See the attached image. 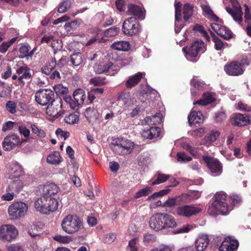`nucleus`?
<instances>
[{
	"instance_id": "nucleus-34",
	"label": "nucleus",
	"mask_w": 251,
	"mask_h": 251,
	"mask_svg": "<svg viewBox=\"0 0 251 251\" xmlns=\"http://www.w3.org/2000/svg\"><path fill=\"white\" fill-rule=\"evenodd\" d=\"M160 128L156 126H152L150 129L144 130L143 132V136L148 139H152L159 136Z\"/></svg>"
},
{
	"instance_id": "nucleus-7",
	"label": "nucleus",
	"mask_w": 251,
	"mask_h": 251,
	"mask_svg": "<svg viewBox=\"0 0 251 251\" xmlns=\"http://www.w3.org/2000/svg\"><path fill=\"white\" fill-rule=\"evenodd\" d=\"M206 50V45L203 41L201 40H197L194 41L189 47H184L182 49V50L188 59L196 57L199 53H202Z\"/></svg>"
},
{
	"instance_id": "nucleus-44",
	"label": "nucleus",
	"mask_w": 251,
	"mask_h": 251,
	"mask_svg": "<svg viewBox=\"0 0 251 251\" xmlns=\"http://www.w3.org/2000/svg\"><path fill=\"white\" fill-rule=\"evenodd\" d=\"M79 24L77 21H73L70 23H67L64 25V28L68 34H71L78 26Z\"/></svg>"
},
{
	"instance_id": "nucleus-23",
	"label": "nucleus",
	"mask_w": 251,
	"mask_h": 251,
	"mask_svg": "<svg viewBox=\"0 0 251 251\" xmlns=\"http://www.w3.org/2000/svg\"><path fill=\"white\" fill-rule=\"evenodd\" d=\"M226 9L227 12L233 18L234 21L239 24H241L243 20V13L240 7L234 9L229 7H226Z\"/></svg>"
},
{
	"instance_id": "nucleus-18",
	"label": "nucleus",
	"mask_w": 251,
	"mask_h": 251,
	"mask_svg": "<svg viewBox=\"0 0 251 251\" xmlns=\"http://www.w3.org/2000/svg\"><path fill=\"white\" fill-rule=\"evenodd\" d=\"M239 245L238 242L236 240L231 239L230 237H226L222 242L219 247L220 251H235Z\"/></svg>"
},
{
	"instance_id": "nucleus-58",
	"label": "nucleus",
	"mask_w": 251,
	"mask_h": 251,
	"mask_svg": "<svg viewBox=\"0 0 251 251\" xmlns=\"http://www.w3.org/2000/svg\"><path fill=\"white\" fill-rule=\"evenodd\" d=\"M7 251H24V248L19 243L6 246Z\"/></svg>"
},
{
	"instance_id": "nucleus-17",
	"label": "nucleus",
	"mask_w": 251,
	"mask_h": 251,
	"mask_svg": "<svg viewBox=\"0 0 251 251\" xmlns=\"http://www.w3.org/2000/svg\"><path fill=\"white\" fill-rule=\"evenodd\" d=\"M212 29L219 36L225 39H228L232 37V32L227 27L217 23L211 24Z\"/></svg>"
},
{
	"instance_id": "nucleus-49",
	"label": "nucleus",
	"mask_w": 251,
	"mask_h": 251,
	"mask_svg": "<svg viewBox=\"0 0 251 251\" xmlns=\"http://www.w3.org/2000/svg\"><path fill=\"white\" fill-rule=\"evenodd\" d=\"M79 120V116L75 114L72 113L66 116L64 119L65 122L69 124H75L78 122Z\"/></svg>"
},
{
	"instance_id": "nucleus-4",
	"label": "nucleus",
	"mask_w": 251,
	"mask_h": 251,
	"mask_svg": "<svg viewBox=\"0 0 251 251\" xmlns=\"http://www.w3.org/2000/svg\"><path fill=\"white\" fill-rule=\"evenodd\" d=\"M61 226L65 232L73 234L81 230L83 225L82 220L78 217L68 215L62 220Z\"/></svg>"
},
{
	"instance_id": "nucleus-51",
	"label": "nucleus",
	"mask_w": 251,
	"mask_h": 251,
	"mask_svg": "<svg viewBox=\"0 0 251 251\" xmlns=\"http://www.w3.org/2000/svg\"><path fill=\"white\" fill-rule=\"evenodd\" d=\"M54 240L63 244H68L72 241V237L69 236L57 235L53 237Z\"/></svg>"
},
{
	"instance_id": "nucleus-16",
	"label": "nucleus",
	"mask_w": 251,
	"mask_h": 251,
	"mask_svg": "<svg viewBox=\"0 0 251 251\" xmlns=\"http://www.w3.org/2000/svg\"><path fill=\"white\" fill-rule=\"evenodd\" d=\"M245 64H227L224 67V70L229 75H242L244 71V65Z\"/></svg>"
},
{
	"instance_id": "nucleus-39",
	"label": "nucleus",
	"mask_w": 251,
	"mask_h": 251,
	"mask_svg": "<svg viewBox=\"0 0 251 251\" xmlns=\"http://www.w3.org/2000/svg\"><path fill=\"white\" fill-rule=\"evenodd\" d=\"M9 172L12 178L19 177L22 175V167L18 163H14L11 165Z\"/></svg>"
},
{
	"instance_id": "nucleus-50",
	"label": "nucleus",
	"mask_w": 251,
	"mask_h": 251,
	"mask_svg": "<svg viewBox=\"0 0 251 251\" xmlns=\"http://www.w3.org/2000/svg\"><path fill=\"white\" fill-rule=\"evenodd\" d=\"M191 84L193 86V88L199 90L203 88L205 84L203 81H201L197 78L194 77L191 81Z\"/></svg>"
},
{
	"instance_id": "nucleus-57",
	"label": "nucleus",
	"mask_w": 251,
	"mask_h": 251,
	"mask_svg": "<svg viewBox=\"0 0 251 251\" xmlns=\"http://www.w3.org/2000/svg\"><path fill=\"white\" fill-rule=\"evenodd\" d=\"M18 131L21 135H23L25 138H27L30 136V131L25 125H22L19 126Z\"/></svg>"
},
{
	"instance_id": "nucleus-26",
	"label": "nucleus",
	"mask_w": 251,
	"mask_h": 251,
	"mask_svg": "<svg viewBox=\"0 0 251 251\" xmlns=\"http://www.w3.org/2000/svg\"><path fill=\"white\" fill-rule=\"evenodd\" d=\"M162 122V115L160 113H157L151 117H147L145 118L141 123L143 125L151 126L160 124Z\"/></svg>"
},
{
	"instance_id": "nucleus-19",
	"label": "nucleus",
	"mask_w": 251,
	"mask_h": 251,
	"mask_svg": "<svg viewBox=\"0 0 251 251\" xmlns=\"http://www.w3.org/2000/svg\"><path fill=\"white\" fill-rule=\"evenodd\" d=\"M59 191V187L55 183H47L43 187L41 197H53L57 194Z\"/></svg>"
},
{
	"instance_id": "nucleus-41",
	"label": "nucleus",
	"mask_w": 251,
	"mask_h": 251,
	"mask_svg": "<svg viewBox=\"0 0 251 251\" xmlns=\"http://www.w3.org/2000/svg\"><path fill=\"white\" fill-rule=\"evenodd\" d=\"M182 196L185 198V203H188L199 199L201 196V192L198 191H193L188 194H183Z\"/></svg>"
},
{
	"instance_id": "nucleus-24",
	"label": "nucleus",
	"mask_w": 251,
	"mask_h": 251,
	"mask_svg": "<svg viewBox=\"0 0 251 251\" xmlns=\"http://www.w3.org/2000/svg\"><path fill=\"white\" fill-rule=\"evenodd\" d=\"M175 31L176 33H178L181 29L183 27L182 24H180V20L181 18V3L180 2H176L175 4Z\"/></svg>"
},
{
	"instance_id": "nucleus-15",
	"label": "nucleus",
	"mask_w": 251,
	"mask_h": 251,
	"mask_svg": "<svg viewBox=\"0 0 251 251\" xmlns=\"http://www.w3.org/2000/svg\"><path fill=\"white\" fill-rule=\"evenodd\" d=\"M94 69L97 74L107 73L110 75H114L119 70L116 64H94Z\"/></svg>"
},
{
	"instance_id": "nucleus-61",
	"label": "nucleus",
	"mask_w": 251,
	"mask_h": 251,
	"mask_svg": "<svg viewBox=\"0 0 251 251\" xmlns=\"http://www.w3.org/2000/svg\"><path fill=\"white\" fill-rule=\"evenodd\" d=\"M70 61L71 63H81L83 61L81 54L80 52L73 53L70 56Z\"/></svg>"
},
{
	"instance_id": "nucleus-38",
	"label": "nucleus",
	"mask_w": 251,
	"mask_h": 251,
	"mask_svg": "<svg viewBox=\"0 0 251 251\" xmlns=\"http://www.w3.org/2000/svg\"><path fill=\"white\" fill-rule=\"evenodd\" d=\"M61 156L58 151H53L50 153L47 159V162L50 164L58 165L61 162Z\"/></svg>"
},
{
	"instance_id": "nucleus-8",
	"label": "nucleus",
	"mask_w": 251,
	"mask_h": 251,
	"mask_svg": "<svg viewBox=\"0 0 251 251\" xmlns=\"http://www.w3.org/2000/svg\"><path fill=\"white\" fill-rule=\"evenodd\" d=\"M141 30L139 22L134 17H131L126 19L123 24L122 31L128 36L138 34Z\"/></svg>"
},
{
	"instance_id": "nucleus-56",
	"label": "nucleus",
	"mask_w": 251,
	"mask_h": 251,
	"mask_svg": "<svg viewBox=\"0 0 251 251\" xmlns=\"http://www.w3.org/2000/svg\"><path fill=\"white\" fill-rule=\"evenodd\" d=\"M71 6V2L69 0H65L61 3L58 8L59 13H63L66 12Z\"/></svg>"
},
{
	"instance_id": "nucleus-12",
	"label": "nucleus",
	"mask_w": 251,
	"mask_h": 251,
	"mask_svg": "<svg viewBox=\"0 0 251 251\" xmlns=\"http://www.w3.org/2000/svg\"><path fill=\"white\" fill-rule=\"evenodd\" d=\"M62 101L60 98H56L53 102L48 104L46 113L50 116L58 118L64 113L62 110Z\"/></svg>"
},
{
	"instance_id": "nucleus-31",
	"label": "nucleus",
	"mask_w": 251,
	"mask_h": 251,
	"mask_svg": "<svg viewBox=\"0 0 251 251\" xmlns=\"http://www.w3.org/2000/svg\"><path fill=\"white\" fill-rule=\"evenodd\" d=\"M220 133L218 130H212L209 134L202 140L201 144L209 146L219 137Z\"/></svg>"
},
{
	"instance_id": "nucleus-59",
	"label": "nucleus",
	"mask_w": 251,
	"mask_h": 251,
	"mask_svg": "<svg viewBox=\"0 0 251 251\" xmlns=\"http://www.w3.org/2000/svg\"><path fill=\"white\" fill-rule=\"evenodd\" d=\"M119 29L117 27H111L104 32V36L106 37H112L118 34Z\"/></svg>"
},
{
	"instance_id": "nucleus-62",
	"label": "nucleus",
	"mask_w": 251,
	"mask_h": 251,
	"mask_svg": "<svg viewBox=\"0 0 251 251\" xmlns=\"http://www.w3.org/2000/svg\"><path fill=\"white\" fill-rule=\"evenodd\" d=\"M55 134L58 137H60L63 140H65L70 136L69 132L63 130L61 128H57L55 131Z\"/></svg>"
},
{
	"instance_id": "nucleus-30",
	"label": "nucleus",
	"mask_w": 251,
	"mask_h": 251,
	"mask_svg": "<svg viewBox=\"0 0 251 251\" xmlns=\"http://www.w3.org/2000/svg\"><path fill=\"white\" fill-rule=\"evenodd\" d=\"M111 48L115 50L126 51L130 50V44L127 41H118L114 42L111 45Z\"/></svg>"
},
{
	"instance_id": "nucleus-40",
	"label": "nucleus",
	"mask_w": 251,
	"mask_h": 251,
	"mask_svg": "<svg viewBox=\"0 0 251 251\" xmlns=\"http://www.w3.org/2000/svg\"><path fill=\"white\" fill-rule=\"evenodd\" d=\"M85 98L83 91L78 89L75 91L73 93V99L75 100V105H80L83 103Z\"/></svg>"
},
{
	"instance_id": "nucleus-64",
	"label": "nucleus",
	"mask_w": 251,
	"mask_h": 251,
	"mask_svg": "<svg viewBox=\"0 0 251 251\" xmlns=\"http://www.w3.org/2000/svg\"><path fill=\"white\" fill-rule=\"evenodd\" d=\"M6 108L11 114H14L16 112V104L14 101H8L6 104Z\"/></svg>"
},
{
	"instance_id": "nucleus-11",
	"label": "nucleus",
	"mask_w": 251,
	"mask_h": 251,
	"mask_svg": "<svg viewBox=\"0 0 251 251\" xmlns=\"http://www.w3.org/2000/svg\"><path fill=\"white\" fill-rule=\"evenodd\" d=\"M19 233L18 229L12 225H4L0 226V238L11 242L14 240Z\"/></svg>"
},
{
	"instance_id": "nucleus-2",
	"label": "nucleus",
	"mask_w": 251,
	"mask_h": 251,
	"mask_svg": "<svg viewBox=\"0 0 251 251\" xmlns=\"http://www.w3.org/2000/svg\"><path fill=\"white\" fill-rule=\"evenodd\" d=\"M227 197L224 192H220L215 194V200L209 206L208 211L211 215L218 214L227 215L229 210V206L227 205Z\"/></svg>"
},
{
	"instance_id": "nucleus-22",
	"label": "nucleus",
	"mask_w": 251,
	"mask_h": 251,
	"mask_svg": "<svg viewBox=\"0 0 251 251\" xmlns=\"http://www.w3.org/2000/svg\"><path fill=\"white\" fill-rule=\"evenodd\" d=\"M188 122L191 126H197V125L202 123L203 121V117L201 112L199 111H192L188 117Z\"/></svg>"
},
{
	"instance_id": "nucleus-46",
	"label": "nucleus",
	"mask_w": 251,
	"mask_h": 251,
	"mask_svg": "<svg viewBox=\"0 0 251 251\" xmlns=\"http://www.w3.org/2000/svg\"><path fill=\"white\" fill-rule=\"evenodd\" d=\"M118 99L126 105L129 106L131 104L130 95L129 92L121 93L118 96Z\"/></svg>"
},
{
	"instance_id": "nucleus-45",
	"label": "nucleus",
	"mask_w": 251,
	"mask_h": 251,
	"mask_svg": "<svg viewBox=\"0 0 251 251\" xmlns=\"http://www.w3.org/2000/svg\"><path fill=\"white\" fill-rule=\"evenodd\" d=\"M194 224H187L173 231L174 234L187 233L195 227Z\"/></svg>"
},
{
	"instance_id": "nucleus-20",
	"label": "nucleus",
	"mask_w": 251,
	"mask_h": 251,
	"mask_svg": "<svg viewBox=\"0 0 251 251\" xmlns=\"http://www.w3.org/2000/svg\"><path fill=\"white\" fill-rule=\"evenodd\" d=\"M209 242L210 240L207 234H199L195 242L197 251H204L207 247Z\"/></svg>"
},
{
	"instance_id": "nucleus-47",
	"label": "nucleus",
	"mask_w": 251,
	"mask_h": 251,
	"mask_svg": "<svg viewBox=\"0 0 251 251\" xmlns=\"http://www.w3.org/2000/svg\"><path fill=\"white\" fill-rule=\"evenodd\" d=\"M152 191L151 187H146L145 188L138 191L134 195L135 199H138L142 197L149 195Z\"/></svg>"
},
{
	"instance_id": "nucleus-55",
	"label": "nucleus",
	"mask_w": 251,
	"mask_h": 251,
	"mask_svg": "<svg viewBox=\"0 0 251 251\" xmlns=\"http://www.w3.org/2000/svg\"><path fill=\"white\" fill-rule=\"evenodd\" d=\"M183 148L186 151H189L192 155L195 157H198L199 156V153L198 150L188 144H184Z\"/></svg>"
},
{
	"instance_id": "nucleus-1",
	"label": "nucleus",
	"mask_w": 251,
	"mask_h": 251,
	"mask_svg": "<svg viewBox=\"0 0 251 251\" xmlns=\"http://www.w3.org/2000/svg\"><path fill=\"white\" fill-rule=\"evenodd\" d=\"M150 226L152 230L159 231L162 229L177 226V224L174 218L165 213H157L150 218Z\"/></svg>"
},
{
	"instance_id": "nucleus-52",
	"label": "nucleus",
	"mask_w": 251,
	"mask_h": 251,
	"mask_svg": "<svg viewBox=\"0 0 251 251\" xmlns=\"http://www.w3.org/2000/svg\"><path fill=\"white\" fill-rule=\"evenodd\" d=\"M127 249L129 251H137L138 250V239L133 238L128 242Z\"/></svg>"
},
{
	"instance_id": "nucleus-5",
	"label": "nucleus",
	"mask_w": 251,
	"mask_h": 251,
	"mask_svg": "<svg viewBox=\"0 0 251 251\" xmlns=\"http://www.w3.org/2000/svg\"><path fill=\"white\" fill-rule=\"evenodd\" d=\"M27 210V204L22 201L14 202L8 208L9 216L12 220H19L25 217Z\"/></svg>"
},
{
	"instance_id": "nucleus-36",
	"label": "nucleus",
	"mask_w": 251,
	"mask_h": 251,
	"mask_svg": "<svg viewBox=\"0 0 251 251\" xmlns=\"http://www.w3.org/2000/svg\"><path fill=\"white\" fill-rule=\"evenodd\" d=\"M103 88H94L91 89L88 93V98L90 103H93L95 99H97L103 93Z\"/></svg>"
},
{
	"instance_id": "nucleus-13",
	"label": "nucleus",
	"mask_w": 251,
	"mask_h": 251,
	"mask_svg": "<svg viewBox=\"0 0 251 251\" xmlns=\"http://www.w3.org/2000/svg\"><path fill=\"white\" fill-rule=\"evenodd\" d=\"M203 159L213 176H218L221 174L223 167L218 159L208 156H203Z\"/></svg>"
},
{
	"instance_id": "nucleus-6",
	"label": "nucleus",
	"mask_w": 251,
	"mask_h": 251,
	"mask_svg": "<svg viewBox=\"0 0 251 251\" xmlns=\"http://www.w3.org/2000/svg\"><path fill=\"white\" fill-rule=\"evenodd\" d=\"M135 144L131 140L126 138L118 139L114 146V151L119 155H128L132 152Z\"/></svg>"
},
{
	"instance_id": "nucleus-14",
	"label": "nucleus",
	"mask_w": 251,
	"mask_h": 251,
	"mask_svg": "<svg viewBox=\"0 0 251 251\" xmlns=\"http://www.w3.org/2000/svg\"><path fill=\"white\" fill-rule=\"evenodd\" d=\"M201 209L194 204L180 206L176 209L179 216L189 218L201 212Z\"/></svg>"
},
{
	"instance_id": "nucleus-3",
	"label": "nucleus",
	"mask_w": 251,
	"mask_h": 251,
	"mask_svg": "<svg viewBox=\"0 0 251 251\" xmlns=\"http://www.w3.org/2000/svg\"><path fill=\"white\" fill-rule=\"evenodd\" d=\"M58 207V201L53 197H40L35 201L34 207L40 213L49 215L55 211Z\"/></svg>"
},
{
	"instance_id": "nucleus-29",
	"label": "nucleus",
	"mask_w": 251,
	"mask_h": 251,
	"mask_svg": "<svg viewBox=\"0 0 251 251\" xmlns=\"http://www.w3.org/2000/svg\"><path fill=\"white\" fill-rule=\"evenodd\" d=\"M185 198L182 195L175 198H169L164 203V206L172 207L185 203Z\"/></svg>"
},
{
	"instance_id": "nucleus-63",
	"label": "nucleus",
	"mask_w": 251,
	"mask_h": 251,
	"mask_svg": "<svg viewBox=\"0 0 251 251\" xmlns=\"http://www.w3.org/2000/svg\"><path fill=\"white\" fill-rule=\"evenodd\" d=\"M230 198L231 204L235 206H239L242 201L241 197L237 195L233 194L230 196Z\"/></svg>"
},
{
	"instance_id": "nucleus-27",
	"label": "nucleus",
	"mask_w": 251,
	"mask_h": 251,
	"mask_svg": "<svg viewBox=\"0 0 251 251\" xmlns=\"http://www.w3.org/2000/svg\"><path fill=\"white\" fill-rule=\"evenodd\" d=\"M250 117L246 114H236L232 118L233 124L238 126H244L250 122Z\"/></svg>"
},
{
	"instance_id": "nucleus-53",
	"label": "nucleus",
	"mask_w": 251,
	"mask_h": 251,
	"mask_svg": "<svg viewBox=\"0 0 251 251\" xmlns=\"http://www.w3.org/2000/svg\"><path fill=\"white\" fill-rule=\"evenodd\" d=\"M17 38L14 37L12 38L10 41L3 42L0 46V51L4 53L5 52L9 47L11 46L16 40Z\"/></svg>"
},
{
	"instance_id": "nucleus-35",
	"label": "nucleus",
	"mask_w": 251,
	"mask_h": 251,
	"mask_svg": "<svg viewBox=\"0 0 251 251\" xmlns=\"http://www.w3.org/2000/svg\"><path fill=\"white\" fill-rule=\"evenodd\" d=\"M213 94L210 92L203 93L202 98L193 102V104H198L201 105H206L214 100Z\"/></svg>"
},
{
	"instance_id": "nucleus-54",
	"label": "nucleus",
	"mask_w": 251,
	"mask_h": 251,
	"mask_svg": "<svg viewBox=\"0 0 251 251\" xmlns=\"http://www.w3.org/2000/svg\"><path fill=\"white\" fill-rule=\"evenodd\" d=\"M177 160L180 163H186L192 160V157L187 155L183 152H179L177 153Z\"/></svg>"
},
{
	"instance_id": "nucleus-9",
	"label": "nucleus",
	"mask_w": 251,
	"mask_h": 251,
	"mask_svg": "<svg viewBox=\"0 0 251 251\" xmlns=\"http://www.w3.org/2000/svg\"><path fill=\"white\" fill-rule=\"evenodd\" d=\"M36 101L41 105H46L55 100L53 91L49 89L38 91L35 95Z\"/></svg>"
},
{
	"instance_id": "nucleus-42",
	"label": "nucleus",
	"mask_w": 251,
	"mask_h": 251,
	"mask_svg": "<svg viewBox=\"0 0 251 251\" xmlns=\"http://www.w3.org/2000/svg\"><path fill=\"white\" fill-rule=\"evenodd\" d=\"M193 5L190 3H187L183 6V18L185 22L188 21L193 13Z\"/></svg>"
},
{
	"instance_id": "nucleus-43",
	"label": "nucleus",
	"mask_w": 251,
	"mask_h": 251,
	"mask_svg": "<svg viewBox=\"0 0 251 251\" xmlns=\"http://www.w3.org/2000/svg\"><path fill=\"white\" fill-rule=\"evenodd\" d=\"M156 179L152 182L151 185H158L166 182L170 177L169 175L157 172L156 174Z\"/></svg>"
},
{
	"instance_id": "nucleus-25",
	"label": "nucleus",
	"mask_w": 251,
	"mask_h": 251,
	"mask_svg": "<svg viewBox=\"0 0 251 251\" xmlns=\"http://www.w3.org/2000/svg\"><path fill=\"white\" fill-rule=\"evenodd\" d=\"M84 115L89 123L92 124L99 119L100 116V113L98 110L94 107L87 108L85 110Z\"/></svg>"
},
{
	"instance_id": "nucleus-48",
	"label": "nucleus",
	"mask_w": 251,
	"mask_h": 251,
	"mask_svg": "<svg viewBox=\"0 0 251 251\" xmlns=\"http://www.w3.org/2000/svg\"><path fill=\"white\" fill-rule=\"evenodd\" d=\"M30 127L33 133L36 134L40 137H44L46 136V133L45 131L39 128V127L35 124H30Z\"/></svg>"
},
{
	"instance_id": "nucleus-28",
	"label": "nucleus",
	"mask_w": 251,
	"mask_h": 251,
	"mask_svg": "<svg viewBox=\"0 0 251 251\" xmlns=\"http://www.w3.org/2000/svg\"><path fill=\"white\" fill-rule=\"evenodd\" d=\"M15 69L17 73L19 75L22 74V75L19 77V81H22L23 79H28L31 77L32 71L26 66L16 65Z\"/></svg>"
},
{
	"instance_id": "nucleus-33",
	"label": "nucleus",
	"mask_w": 251,
	"mask_h": 251,
	"mask_svg": "<svg viewBox=\"0 0 251 251\" xmlns=\"http://www.w3.org/2000/svg\"><path fill=\"white\" fill-rule=\"evenodd\" d=\"M145 75V73L138 72L135 75L130 76L126 83V87L132 88L135 86Z\"/></svg>"
},
{
	"instance_id": "nucleus-10",
	"label": "nucleus",
	"mask_w": 251,
	"mask_h": 251,
	"mask_svg": "<svg viewBox=\"0 0 251 251\" xmlns=\"http://www.w3.org/2000/svg\"><path fill=\"white\" fill-rule=\"evenodd\" d=\"M26 142H27V139H22L21 140L19 136L13 133L7 135L4 138L2 143V146L5 151H9L22 143Z\"/></svg>"
},
{
	"instance_id": "nucleus-60",
	"label": "nucleus",
	"mask_w": 251,
	"mask_h": 251,
	"mask_svg": "<svg viewBox=\"0 0 251 251\" xmlns=\"http://www.w3.org/2000/svg\"><path fill=\"white\" fill-rule=\"evenodd\" d=\"M155 240V236L152 234L147 233L145 234L143 237V242L146 245L154 242Z\"/></svg>"
},
{
	"instance_id": "nucleus-32",
	"label": "nucleus",
	"mask_w": 251,
	"mask_h": 251,
	"mask_svg": "<svg viewBox=\"0 0 251 251\" xmlns=\"http://www.w3.org/2000/svg\"><path fill=\"white\" fill-rule=\"evenodd\" d=\"M201 7L203 15L210 21L217 22L219 18L214 13L209 5L202 4Z\"/></svg>"
},
{
	"instance_id": "nucleus-37",
	"label": "nucleus",
	"mask_w": 251,
	"mask_h": 251,
	"mask_svg": "<svg viewBox=\"0 0 251 251\" xmlns=\"http://www.w3.org/2000/svg\"><path fill=\"white\" fill-rule=\"evenodd\" d=\"M29 50L30 47L28 45H22L19 49V51L20 53V55L19 56L20 57L24 58L25 57L27 58L31 57L36 50V48H34L30 51H29Z\"/></svg>"
},
{
	"instance_id": "nucleus-21",
	"label": "nucleus",
	"mask_w": 251,
	"mask_h": 251,
	"mask_svg": "<svg viewBox=\"0 0 251 251\" xmlns=\"http://www.w3.org/2000/svg\"><path fill=\"white\" fill-rule=\"evenodd\" d=\"M127 7V13L128 15H133L140 20L144 19V11L141 7L132 3H130L128 5Z\"/></svg>"
}]
</instances>
